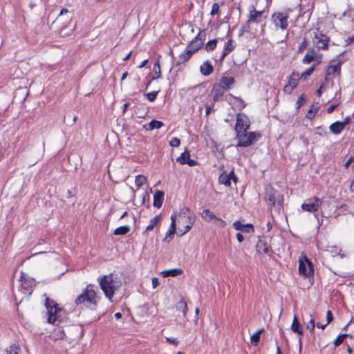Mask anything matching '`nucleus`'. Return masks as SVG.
Masks as SVG:
<instances>
[{
	"label": "nucleus",
	"instance_id": "obj_1",
	"mask_svg": "<svg viewBox=\"0 0 354 354\" xmlns=\"http://www.w3.org/2000/svg\"><path fill=\"white\" fill-rule=\"evenodd\" d=\"M99 299L100 297L93 289V286L90 284L87 286L80 295L77 297L75 303L77 306L84 304L88 308L96 310Z\"/></svg>",
	"mask_w": 354,
	"mask_h": 354
},
{
	"label": "nucleus",
	"instance_id": "obj_2",
	"mask_svg": "<svg viewBox=\"0 0 354 354\" xmlns=\"http://www.w3.org/2000/svg\"><path fill=\"white\" fill-rule=\"evenodd\" d=\"M45 306L48 311V322L55 324L57 321H60L63 309L58 306V304L54 301L50 300L48 297L46 299Z\"/></svg>",
	"mask_w": 354,
	"mask_h": 354
},
{
	"label": "nucleus",
	"instance_id": "obj_3",
	"mask_svg": "<svg viewBox=\"0 0 354 354\" xmlns=\"http://www.w3.org/2000/svg\"><path fill=\"white\" fill-rule=\"evenodd\" d=\"M100 286L105 296L111 299L119 286L113 279L112 274L104 275L100 279Z\"/></svg>",
	"mask_w": 354,
	"mask_h": 354
},
{
	"label": "nucleus",
	"instance_id": "obj_4",
	"mask_svg": "<svg viewBox=\"0 0 354 354\" xmlns=\"http://www.w3.org/2000/svg\"><path fill=\"white\" fill-rule=\"evenodd\" d=\"M266 201L279 210L283 207V196L272 187H266L265 193Z\"/></svg>",
	"mask_w": 354,
	"mask_h": 354
},
{
	"label": "nucleus",
	"instance_id": "obj_5",
	"mask_svg": "<svg viewBox=\"0 0 354 354\" xmlns=\"http://www.w3.org/2000/svg\"><path fill=\"white\" fill-rule=\"evenodd\" d=\"M248 10V19L243 25V28L246 30H250L251 24H260L267 17V16L263 15L265 13L264 10L258 11L253 5L249 6Z\"/></svg>",
	"mask_w": 354,
	"mask_h": 354
},
{
	"label": "nucleus",
	"instance_id": "obj_6",
	"mask_svg": "<svg viewBox=\"0 0 354 354\" xmlns=\"http://www.w3.org/2000/svg\"><path fill=\"white\" fill-rule=\"evenodd\" d=\"M261 137L259 133L256 132H241L236 134V138L238 139L237 147H248L252 145L259 138Z\"/></svg>",
	"mask_w": 354,
	"mask_h": 354
},
{
	"label": "nucleus",
	"instance_id": "obj_7",
	"mask_svg": "<svg viewBox=\"0 0 354 354\" xmlns=\"http://www.w3.org/2000/svg\"><path fill=\"white\" fill-rule=\"evenodd\" d=\"M250 126V121L244 113H239L236 114V124L234 127L236 134L246 131L249 129Z\"/></svg>",
	"mask_w": 354,
	"mask_h": 354
},
{
	"label": "nucleus",
	"instance_id": "obj_8",
	"mask_svg": "<svg viewBox=\"0 0 354 354\" xmlns=\"http://www.w3.org/2000/svg\"><path fill=\"white\" fill-rule=\"evenodd\" d=\"M205 38L206 33L205 30H200L198 35L189 42L186 48L190 50L192 53H194L203 45Z\"/></svg>",
	"mask_w": 354,
	"mask_h": 354
},
{
	"label": "nucleus",
	"instance_id": "obj_9",
	"mask_svg": "<svg viewBox=\"0 0 354 354\" xmlns=\"http://www.w3.org/2000/svg\"><path fill=\"white\" fill-rule=\"evenodd\" d=\"M289 15L288 12H277L272 14V20L277 27L281 30H286L288 28V19Z\"/></svg>",
	"mask_w": 354,
	"mask_h": 354
},
{
	"label": "nucleus",
	"instance_id": "obj_10",
	"mask_svg": "<svg viewBox=\"0 0 354 354\" xmlns=\"http://www.w3.org/2000/svg\"><path fill=\"white\" fill-rule=\"evenodd\" d=\"M321 204L322 200L317 196H313L306 200L301 205V208L308 212H315L317 211Z\"/></svg>",
	"mask_w": 354,
	"mask_h": 354
},
{
	"label": "nucleus",
	"instance_id": "obj_11",
	"mask_svg": "<svg viewBox=\"0 0 354 354\" xmlns=\"http://www.w3.org/2000/svg\"><path fill=\"white\" fill-rule=\"evenodd\" d=\"M299 78V73L293 71L288 78V83L284 86L283 91L285 93L290 94L292 91L297 86Z\"/></svg>",
	"mask_w": 354,
	"mask_h": 354
},
{
	"label": "nucleus",
	"instance_id": "obj_12",
	"mask_svg": "<svg viewBox=\"0 0 354 354\" xmlns=\"http://www.w3.org/2000/svg\"><path fill=\"white\" fill-rule=\"evenodd\" d=\"M314 43L319 49L326 50L328 48L329 38L317 30L315 32Z\"/></svg>",
	"mask_w": 354,
	"mask_h": 354
},
{
	"label": "nucleus",
	"instance_id": "obj_13",
	"mask_svg": "<svg viewBox=\"0 0 354 354\" xmlns=\"http://www.w3.org/2000/svg\"><path fill=\"white\" fill-rule=\"evenodd\" d=\"M305 260L307 263V266L303 261L301 259L299 260V272L300 274L306 277H310L314 273L313 265L306 256L305 257Z\"/></svg>",
	"mask_w": 354,
	"mask_h": 354
},
{
	"label": "nucleus",
	"instance_id": "obj_14",
	"mask_svg": "<svg viewBox=\"0 0 354 354\" xmlns=\"http://www.w3.org/2000/svg\"><path fill=\"white\" fill-rule=\"evenodd\" d=\"M35 286L33 279L21 277L20 291L25 295L30 296L32 292V287Z\"/></svg>",
	"mask_w": 354,
	"mask_h": 354
},
{
	"label": "nucleus",
	"instance_id": "obj_15",
	"mask_svg": "<svg viewBox=\"0 0 354 354\" xmlns=\"http://www.w3.org/2000/svg\"><path fill=\"white\" fill-rule=\"evenodd\" d=\"M257 252L260 254H269L270 252L272 253L270 245L268 244L266 240L259 239L256 245Z\"/></svg>",
	"mask_w": 354,
	"mask_h": 354
},
{
	"label": "nucleus",
	"instance_id": "obj_16",
	"mask_svg": "<svg viewBox=\"0 0 354 354\" xmlns=\"http://www.w3.org/2000/svg\"><path fill=\"white\" fill-rule=\"evenodd\" d=\"M232 225L236 230L241 231L242 232L253 233L254 232V227L251 223L243 225L241 221H236L233 223Z\"/></svg>",
	"mask_w": 354,
	"mask_h": 354
},
{
	"label": "nucleus",
	"instance_id": "obj_17",
	"mask_svg": "<svg viewBox=\"0 0 354 354\" xmlns=\"http://www.w3.org/2000/svg\"><path fill=\"white\" fill-rule=\"evenodd\" d=\"M214 71V66L209 60L205 61L200 66V72L204 76L210 75Z\"/></svg>",
	"mask_w": 354,
	"mask_h": 354
},
{
	"label": "nucleus",
	"instance_id": "obj_18",
	"mask_svg": "<svg viewBox=\"0 0 354 354\" xmlns=\"http://www.w3.org/2000/svg\"><path fill=\"white\" fill-rule=\"evenodd\" d=\"M235 83L232 77L223 76L219 80V85L225 91L229 89Z\"/></svg>",
	"mask_w": 354,
	"mask_h": 354
},
{
	"label": "nucleus",
	"instance_id": "obj_19",
	"mask_svg": "<svg viewBox=\"0 0 354 354\" xmlns=\"http://www.w3.org/2000/svg\"><path fill=\"white\" fill-rule=\"evenodd\" d=\"M342 64V61H339L337 62V64H329L328 66V68H327V70L326 71V76L330 75V74H334V75H340V72H341V65Z\"/></svg>",
	"mask_w": 354,
	"mask_h": 354
},
{
	"label": "nucleus",
	"instance_id": "obj_20",
	"mask_svg": "<svg viewBox=\"0 0 354 354\" xmlns=\"http://www.w3.org/2000/svg\"><path fill=\"white\" fill-rule=\"evenodd\" d=\"M165 194L162 191L157 190L153 195V205L155 207L160 208L164 201Z\"/></svg>",
	"mask_w": 354,
	"mask_h": 354
},
{
	"label": "nucleus",
	"instance_id": "obj_21",
	"mask_svg": "<svg viewBox=\"0 0 354 354\" xmlns=\"http://www.w3.org/2000/svg\"><path fill=\"white\" fill-rule=\"evenodd\" d=\"M224 91L225 90L219 84H214L213 86L211 93L212 95L214 102H216L223 95Z\"/></svg>",
	"mask_w": 354,
	"mask_h": 354
},
{
	"label": "nucleus",
	"instance_id": "obj_22",
	"mask_svg": "<svg viewBox=\"0 0 354 354\" xmlns=\"http://www.w3.org/2000/svg\"><path fill=\"white\" fill-rule=\"evenodd\" d=\"M194 53L189 50L188 48H185V50L179 55L178 60L176 62V66H179L187 61H188Z\"/></svg>",
	"mask_w": 354,
	"mask_h": 354
},
{
	"label": "nucleus",
	"instance_id": "obj_23",
	"mask_svg": "<svg viewBox=\"0 0 354 354\" xmlns=\"http://www.w3.org/2000/svg\"><path fill=\"white\" fill-rule=\"evenodd\" d=\"M291 330L294 333H297L301 336L304 335V330H303L302 326L300 324V323L299 322L297 317L296 315L294 316L292 323L291 325Z\"/></svg>",
	"mask_w": 354,
	"mask_h": 354
},
{
	"label": "nucleus",
	"instance_id": "obj_24",
	"mask_svg": "<svg viewBox=\"0 0 354 354\" xmlns=\"http://www.w3.org/2000/svg\"><path fill=\"white\" fill-rule=\"evenodd\" d=\"M161 219V214L156 215L152 219L150 220L149 224L147 226L146 230L143 234H146L147 232L151 231L155 226L160 222Z\"/></svg>",
	"mask_w": 354,
	"mask_h": 354
},
{
	"label": "nucleus",
	"instance_id": "obj_25",
	"mask_svg": "<svg viewBox=\"0 0 354 354\" xmlns=\"http://www.w3.org/2000/svg\"><path fill=\"white\" fill-rule=\"evenodd\" d=\"M181 219L182 220H185L184 223H186V221L189 220V222L184 226L183 229H179V231L180 232V235H184L187 232H189L190 230V229L192 228V225L194 224V220H192L190 216L186 217L185 216H183L181 218Z\"/></svg>",
	"mask_w": 354,
	"mask_h": 354
},
{
	"label": "nucleus",
	"instance_id": "obj_26",
	"mask_svg": "<svg viewBox=\"0 0 354 354\" xmlns=\"http://www.w3.org/2000/svg\"><path fill=\"white\" fill-rule=\"evenodd\" d=\"M315 50L313 48H310L302 59V63L308 64L315 59Z\"/></svg>",
	"mask_w": 354,
	"mask_h": 354
},
{
	"label": "nucleus",
	"instance_id": "obj_27",
	"mask_svg": "<svg viewBox=\"0 0 354 354\" xmlns=\"http://www.w3.org/2000/svg\"><path fill=\"white\" fill-rule=\"evenodd\" d=\"M163 126L164 123L162 122L156 120H152L147 125L144 126V127L147 131H152L153 129H160Z\"/></svg>",
	"mask_w": 354,
	"mask_h": 354
},
{
	"label": "nucleus",
	"instance_id": "obj_28",
	"mask_svg": "<svg viewBox=\"0 0 354 354\" xmlns=\"http://www.w3.org/2000/svg\"><path fill=\"white\" fill-rule=\"evenodd\" d=\"M201 217L203 220H205L206 222H210L212 220H216V217L215 214L212 212L209 209H204L201 214Z\"/></svg>",
	"mask_w": 354,
	"mask_h": 354
},
{
	"label": "nucleus",
	"instance_id": "obj_29",
	"mask_svg": "<svg viewBox=\"0 0 354 354\" xmlns=\"http://www.w3.org/2000/svg\"><path fill=\"white\" fill-rule=\"evenodd\" d=\"M218 183L227 187H230L231 185V180L229 173L227 174L226 171H223L218 177Z\"/></svg>",
	"mask_w": 354,
	"mask_h": 354
},
{
	"label": "nucleus",
	"instance_id": "obj_30",
	"mask_svg": "<svg viewBox=\"0 0 354 354\" xmlns=\"http://www.w3.org/2000/svg\"><path fill=\"white\" fill-rule=\"evenodd\" d=\"M183 273V270L180 268H174L167 270H164L161 272L164 277H176Z\"/></svg>",
	"mask_w": 354,
	"mask_h": 354
},
{
	"label": "nucleus",
	"instance_id": "obj_31",
	"mask_svg": "<svg viewBox=\"0 0 354 354\" xmlns=\"http://www.w3.org/2000/svg\"><path fill=\"white\" fill-rule=\"evenodd\" d=\"M342 124L339 121H336L329 127L330 131L335 134H339L343 130Z\"/></svg>",
	"mask_w": 354,
	"mask_h": 354
},
{
	"label": "nucleus",
	"instance_id": "obj_32",
	"mask_svg": "<svg viewBox=\"0 0 354 354\" xmlns=\"http://www.w3.org/2000/svg\"><path fill=\"white\" fill-rule=\"evenodd\" d=\"M189 158H190V153L189 151L186 149L179 157L176 158V161L180 165H185L187 161H188Z\"/></svg>",
	"mask_w": 354,
	"mask_h": 354
},
{
	"label": "nucleus",
	"instance_id": "obj_33",
	"mask_svg": "<svg viewBox=\"0 0 354 354\" xmlns=\"http://www.w3.org/2000/svg\"><path fill=\"white\" fill-rule=\"evenodd\" d=\"M130 231V227L129 225H122L117 227L114 232V235H125Z\"/></svg>",
	"mask_w": 354,
	"mask_h": 354
},
{
	"label": "nucleus",
	"instance_id": "obj_34",
	"mask_svg": "<svg viewBox=\"0 0 354 354\" xmlns=\"http://www.w3.org/2000/svg\"><path fill=\"white\" fill-rule=\"evenodd\" d=\"M153 71L154 73V76L152 77V80H156L160 78L161 77V71L160 66L159 63V58H158L154 64Z\"/></svg>",
	"mask_w": 354,
	"mask_h": 354
},
{
	"label": "nucleus",
	"instance_id": "obj_35",
	"mask_svg": "<svg viewBox=\"0 0 354 354\" xmlns=\"http://www.w3.org/2000/svg\"><path fill=\"white\" fill-rule=\"evenodd\" d=\"M316 68V64H313L309 67L306 71L303 72L299 76L300 80H306L310 77Z\"/></svg>",
	"mask_w": 354,
	"mask_h": 354
},
{
	"label": "nucleus",
	"instance_id": "obj_36",
	"mask_svg": "<svg viewBox=\"0 0 354 354\" xmlns=\"http://www.w3.org/2000/svg\"><path fill=\"white\" fill-rule=\"evenodd\" d=\"M264 331L263 328H261L255 332L250 337V342L252 345H257L260 339L261 334Z\"/></svg>",
	"mask_w": 354,
	"mask_h": 354
},
{
	"label": "nucleus",
	"instance_id": "obj_37",
	"mask_svg": "<svg viewBox=\"0 0 354 354\" xmlns=\"http://www.w3.org/2000/svg\"><path fill=\"white\" fill-rule=\"evenodd\" d=\"M6 354H21V348L17 344H12L6 350Z\"/></svg>",
	"mask_w": 354,
	"mask_h": 354
},
{
	"label": "nucleus",
	"instance_id": "obj_38",
	"mask_svg": "<svg viewBox=\"0 0 354 354\" xmlns=\"http://www.w3.org/2000/svg\"><path fill=\"white\" fill-rule=\"evenodd\" d=\"M346 337L352 338L353 336L350 334H339L333 342L334 346L335 347L340 346Z\"/></svg>",
	"mask_w": 354,
	"mask_h": 354
},
{
	"label": "nucleus",
	"instance_id": "obj_39",
	"mask_svg": "<svg viewBox=\"0 0 354 354\" xmlns=\"http://www.w3.org/2000/svg\"><path fill=\"white\" fill-rule=\"evenodd\" d=\"M234 48L235 45L234 44V41L230 39L226 43L223 53H224V55H228L234 49Z\"/></svg>",
	"mask_w": 354,
	"mask_h": 354
},
{
	"label": "nucleus",
	"instance_id": "obj_40",
	"mask_svg": "<svg viewBox=\"0 0 354 354\" xmlns=\"http://www.w3.org/2000/svg\"><path fill=\"white\" fill-rule=\"evenodd\" d=\"M147 182V178L143 175H138L135 178V184L138 188H140Z\"/></svg>",
	"mask_w": 354,
	"mask_h": 354
},
{
	"label": "nucleus",
	"instance_id": "obj_41",
	"mask_svg": "<svg viewBox=\"0 0 354 354\" xmlns=\"http://www.w3.org/2000/svg\"><path fill=\"white\" fill-rule=\"evenodd\" d=\"M217 40L216 39L209 40L205 45V50L209 52L214 50L216 48Z\"/></svg>",
	"mask_w": 354,
	"mask_h": 354
},
{
	"label": "nucleus",
	"instance_id": "obj_42",
	"mask_svg": "<svg viewBox=\"0 0 354 354\" xmlns=\"http://www.w3.org/2000/svg\"><path fill=\"white\" fill-rule=\"evenodd\" d=\"M319 110V106H316L315 107V106L313 104L310 107V109L308 110L307 114H306V117L308 118V119H312L313 118L317 112Z\"/></svg>",
	"mask_w": 354,
	"mask_h": 354
},
{
	"label": "nucleus",
	"instance_id": "obj_43",
	"mask_svg": "<svg viewBox=\"0 0 354 354\" xmlns=\"http://www.w3.org/2000/svg\"><path fill=\"white\" fill-rule=\"evenodd\" d=\"M315 133L321 137H324L327 135L326 128L322 126L317 127L315 129Z\"/></svg>",
	"mask_w": 354,
	"mask_h": 354
},
{
	"label": "nucleus",
	"instance_id": "obj_44",
	"mask_svg": "<svg viewBox=\"0 0 354 354\" xmlns=\"http://www.w3.org/2000/svg\"><path fill=\"white\" fill-rule=\"evenodd\" d=\"M308 44V42L307 39L304 38L298 48V53H301L307 48Z\"/></svg>",
	"mask_w": 354,
	"mask_h": 354
},
{
	"label": "nucleus",
	"instance_id": "obj_45",
	"mask_svg": "<svg viewBox=\"0 0 354 354\" xmlns=\"http://www.w3.org/2000/svg\"><path fill=\"white\" fill-rule=\"evenodd\" d=\"M158 92H159V91H152L151 93H147L146 96H147L148 100L150 102H153L156 99Z\"/></svg>",
	"mask_w": 354,
	"mask_h": 354
},
{
	"label": "nucleus",
	"instance_id": "obj_46",
	"mask_svg": "<svg viewBox=\"0 0 354 354\" xmlns=\"http://www.w3.org/2000/svg\"><path fill=\"white\" fill-rule=\"evenodd\" d=\"M220 6L218 3H214L212 6V10L210 12V15L212 16H214V15L217 14L219 11Z\"/></svg>",
	"mask_w": 354,
	"mask_h": 354
},
{
	"label": "nucleus",
	"instance_id": "obj_47",
	"mask_svg": "<svg viewBox=\"0 0 354 354\" xmlns=\"http://www.w3.org/2000/svg\"><path fill=\"white\" fill-rule=\"evenodd\" d=\"M305 102V97H304V95L302 94L301 95L297 100V102H296V105H297V109H299Z\"/></svg>",
	"mask_w": 354,
	"mask_h": 354
},
{
	"label": "nucleus",
	"instance_id": "obj_48",
	"mask_svg": "<svg viewBox=\"0 0 354 354\" xmlns=\"http://www.w3.org/2000/svg\"><path fill=\"white\" fill-rule=\"evenodd\" d=\"M315 319L313 317H311L309 322L306 325V328L308 329L310 332H313L315 330Z\"/></svg>",
	"mask_w": 354,
	"mask_h": 354
},
{
	"label": "nucleus",
	"instance_id": "obj_49",
	"mask_svg": "<svg viewBox=\"0 0 354 354\" xmlns=\"http://www.w3.org/2000/svg\"><path fill=\"white\" fill-rule=\"evenodd\" d=\"M180 139L178 138H176V137L172 138L169 142V145L174 147H178L180 145Z\"/></svg>",
	"mask_w": 354,
	"mask_h": 354
},
{
	"label": "nucleus",
	"instance_id": "obj_50",
	"mask_svg": "<svg viewBox=\"0 0 354 354\" xmlns=\"http://www.w3.org/2000/svg\"><path fill=\"white\" fill-rule=\"evenodd\" d=\"M186 304L187 302L185 301V299L182 297L179 302L177 304L176 308L178 310H182L183 308H186Z\"/></svg>",
	"mask_w": 354,
	"mask_h": 354
},
{
	"label": "nucleus",
	"instance_id": "obj_51",
	"mask_svg": "<svg viewBox=\"0 0 354 354\" xmlns=\"http://www.w3.org/2000/svg\"><path fill=\"white\" fill-rule=\"evenodd\" d=\"M234 98L239 102L238 106L240 107V109H243L245 107L246 104L243 99H241L239 97H234Z\"/></svg>",
	"mask_w": 354,
	"mask_h": 354
},
{
	"label": "nucleus",
	"instance_id": "obj_52",
	"mask_svg": "<svg viewBox=\"0 0 354 354\" xmlns=\"http://www.w3.org/2000/svg\"><path fill=\"white\" fill-rule=\"evenodd\" d=\"M171 223L170 227H169V230H172V231L176 232V225L175 216L174 215H171Z\"/></svg>",
	"mask_w": 354,
	"mask_h": 354
},
{
	"label": "nucleus",
	"instance_id": "obj_53",
	"mask_svg": "<svg viewBox=\"0 0 354 354\" xmlns=\"http://www.w3.org/2000/svg\"><path fill=\"white\" fill-rule=\"evenodd\" d=\"M333 319V315L330 310H328L326 313V324H330Z\"/></svg>",
	"mask_w": 354,
	"mask_h": 354
},
{
	"label": "nucleus",
	"instance_id": "obj_54",
	"mask_svg": "<svg viewBox=\"0 0 354 354\" xmlns=\"http://www.w3.org/2000/svg\"><path fill=\"white\" fill-rule=\"evenodd\" d=\"M174 234H175V232L171 230H168L167 233H166V236L164 239V241H166L167 238L169 237L170 239H172L174 236Z\"/></svg>",
	"mask_w": 354,
	"mask_h": 354
},
{
	"label": "nucleus",
	"instance_id": "obj_55",
	"mask_svg": "<svg viewBox=\"0 0 354 354\" xmlns=\"http://www.w3.org/2000/svg\"><path fill=\"white\" fill-rule=\"evenodd\" d=\"M229 174L230 176V180H232L234 183H236L238 181V177L235 175L234 170H232Z\"/></svg>",
	"mask_w": 354,
	"mask_h": 354
},
{
	"label": "nucleus",
	"instance_id": "obj_56",
	"mask_svg": "<svg viewBox=\"0 0 354 354\" xmlns=\"http://www.w3.org/2000/svg\"><path fill=\"white\" fill-rule=\"evenodd\" d=\"M186 164H187L189 166H196L198 165V162L194 159H190V158H189V160L188 161H187Z\"/></svg>",
	"mask_w": 354,
	"mask_h": 354
},
{
	"label": "nucleus",
	"instance_id": "obj_57",
	"mask_svg": "<svg viewBox=\"0 0 354 354\" xmlns=\"http://www.w3.org/2000/svg\"><path fill=\"white\" fill-rule=\"evenodd\" d=\"M160 284L159 283V279L158 277H153L152 279V286L153 288H156L158 285Z\"/></svg>",
	"mask_w": 354,
	"mask_h": 354
},
{
	"label": "nucleus",
	"instance_id": "obj_58",
	"mask_svg": "<svg viewBox=\"0 0 354 354\" xmlns=\"http://www.w3.org/2000/svg\"><path fill=\"white\" fill-rule=\"evenodd\" d=\"M338 106V104H332L330 106H329L328 108H327V112L328 113H331L334 111V110L336 109V107Z\"/></svg>",
	"mask_w": 354,
	"mask_h": 354
},
{
	"label": "nucleus",
	"instance_id": "obj_59",
	"mask_svg": "<svg viewBox=\"0 0 354 354\" xmlns=\"http://www.w3.org/2000/svg\"><path fill=\"white\" fill-rule=\"evenodd\" d=\"M351 122V118L349 116H347L344 121L341 122L343 124L342 127L344 129L346 124H348Z\"/></svg>",
	"mask_w": 354,
	"mask_h": 354
},
{
	"label": "nucleus",
	"instance_id": "obj_60",
	"mask_svg": "<svg viewBox=\"0 0 354 354\" xmlns=\"http://www.w3.org/2000/svg\"><path fill=\"white\" fill-rule=\"evenodd\" d=\"M215 221H218L220 223V226L222 227H225L227 225L226 222L221 218L216 217Z\"/></svg>",
	"mask_w": 354,
	"mask_h": 354
},
{
	"label": "nucleus",
	"instance_id": "obj_61",
	"mask_svg": "<svg viewBox=\"0 0 354 354\" xmlns=\"http://www.w3.org/2000/svg\"><path fill=\"white\" fill-rule=\"evenodd\" d=\"M236 237L238 242H239V243L243 242L244 240L243 236L240 232L236 234Z\"/></svg>",
	"mask_w": 354,
	"mask_h": 354
},
{
	"label": "nucleus",
	"instance_id": "obj_62",
	"mask_svg": "<svg viewBox=\"0 0 354 354\" xmlns=\"http://www.w3.org/2000/svg\"><path fill=\"white\" fill-rule=\"evenodd\" d=\"M354 44V36L349 37L346 40V45H350V44Z\"/></svg>",
	"mask_w": 354,
	"mask_h": 354
},
{
	"label": "nucleus",
	"instance_id": "obj_63",
	"mask_svg": "<svg viewBox=\"0 0 354 354\" xmlns=\"http://www.w3.org/2000/svg\"><path fill=\"white\" fill-rule=\"evenodd\" d=\"M167 341L173 344H178V341L176 338H167Z\"/></svg>",
	"mask_w": 354,
	"mask_h": 354
},
{
	"label": "nucleus",
	"instance_id": "obj_64",
	"mask_svg": "<svg viewBox=\"0 0 354 354\" xmlns=\"http://www.w3.org/2000/svg\"><path fill=\"white\" fill-rule=\"evenodd\" d=\"M353 160L354 158L353 157L349 158L344 165L345 167H348L349 165L353 162Z\"/></svg>",
	"mask_w": 354,
	"mask_h": 354
}]
</instances>
